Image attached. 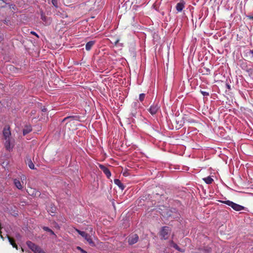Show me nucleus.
I'll use <instances>...</instances> for the list:
<instances>
[{
    "mask_svg": "<svg viewBox=\"0 0 253 253\" xmlns=\"http://www.w3.org/2000/svg\"><path fill=\"white\" fill-rule=\"evenodd\" d=\"M169 244H170V246L173 247V245L175 244V243H174L172 240H171L169 241Z\"/></svg>",
    "mask_w": 253,
    "mask_h": 253,
    "instance_id": "c85d7f7f",
    "label": "nucleus"
},
{
    "mask_svg": "<svg viewBox=\"0 0 253 253\" xmlns=\"http://www.w3.org/2000/svg\"><path fill=\"white\" fill-rule=\"evenodd\" d=\"M52 4L54 5V6L56 8L58 7V0H51Z\"/></svg>",
    "mask_w": 253,
    "mask_h": 253,
    "instance_id": "4be33fe9",
    "label": "nucleus"
},
{
    "mask_svg": "<svg viewBox=\"0 0 253 253\" xmlns=\"http://www.w3.org/2000/svg\"><path fill=\"white\" fill-rule=\"evenodd\" d=\"M145 97V94L144 93L140 94L139 96V100H140V101L142 102L144 100Z\"/></svg>",
    "mask_w": 253,
    "mask_h": 253,
    "instance_id": "412c9836",
    "label": "nucleus"
},
{
    "mask_svg": "<svg viewBox=\"0 0 253 253\" xmlns=\"http://www.w3.org/2000/svg\"><path fill=\"white\" fill-rule=\"evenodd\" d=\"M77 249L78 250L80 251L82 253H87L85 251H84V250L82 249L80 247H77Z\"/></svg>",
    "mask_w": 253,
    "mask_h": 253,
    "instance_id": "a878e982",
    "label": "nucleus"
},
{
    "mask_svg": "<svg viewBox=\"0 0 253 253\" xmlns=\"http://www.w3.org/2000/svg\"><path fill=\"white\" fill-rule=\"evenodd\" d=\"M99 167L106 175L107 177L108 178H110L111 175L110 170L106 167L101 164L99 165Z\"/></svg>",
    "mask_w": 253,
    "mask_h": 253,
    "instance_id": "0eeeda50",
    "label": "nucleus"
},
{
    "mask_svg": "<svg viewBox=\"0 0 253 253\" xmlns=\"http://www.w3.org/2000/svg\"><path fill=\"white\" fill-rule=\"evenodd\" d=\"M251 53L253 55V49L251 51Z\"/></svg>",
    "mask_w": 253,
    "mask_h": 253,
    "instance_id": "f704fd0d",
    "label": "nucleus"
},
{
    "mask_svg": "<svg viewBox=\"0 0 253 253\" xmlns=\"http://www.w3.org/2000/svg\"><path fill=\"white\" fill-rule=\"evenodd\" d=\"M46 111H47V109H46V108H45V106H43V107L42 108V112H45Z\"/></svg>",
    "mask_w": 253,
    "mask_h": 253,
    "instance_id": "bb28decb",
    "label": "nucleus"
},
{
    "mask_svg": "<svg viewBox=\"0 0 253 253\" xmlns=\"http://www.w3.org/2000/svg\"><path fill=\"white\" fill-rule=\"evenodd\" d=\"M171 232L170 228L168 226H164L162 227L159 235L161 239L167 240L168 239Z\"/></svg>",
    "mask_w": 253,
    "mask_h": 253,
    "instance_id": "f257e3e1",
    "label": "nucleus"
},
{
    "mask_svg": "<svg viewBox=\"0 0 253 253\" xmlns=\"http://www.w3.org/2000/svg\"><path fill=\"white\" fill-rule=\"evenodd\" d=\"M4 146L7 150L10 151L13 148V145L11 143V139H5Z\"/></svg>",
    "mask_w": 253,
    "mask_h": 253,
    "instance_id": "9d476101",
    "label": "nucleus"
},
{
    "mask_svg": "<svg viewBox=\"0 0 253 253\" xmlns=\"http://www.w3.org/2000/svg\"><path fill=\"white\" fill-rule=\"evenodd\" d=\"M250 19H253V16L251 17H250Z\"/></svg>",
    "mask_w": 253,
    "mask_h": 253,
    "instance_id": "e433bc0d",
    "label": "nucleus"
},
{
    "mask_svg": "<svg viewBox=\"0 0 253 253\" xmlns=\"http://www.w3.org/2000/svg\"><path fill=\"white\" fill-rule=\"evenodd\" d=\"M7 238L10 244L12 246V247L15 248L16 250H18V246L15 243L14 240L9 236H7Z\"/></svg>",
    "mask_w": 253,
    "mask_h": 253,
    "instance_id": "4468645a",
    "label": "nucleus"
},
{
    "mask_svg": "<svg viewBox=\"0 0 253 253\" xmlns=\"http://www.w3.org/2000/svg\"><path fill=\"white\" fill-rule=\"evenodd\" d=\"M94 44H95V42L93 41H91L87 42L85 45L86 50L87 51L90 50Z\"/></svg>",
    "mask_w": 253,
    "mask_h": 253,
    "instance_id": "ddd939ff",
    "label": "nucleus"
},
{
    "mask_svg": "<svg viewBox=\"0 0 253 253\" xmlns=\"http://www.w3.org/2000/svg\"><path fill=\"white\" fill-rule=\"evenodd\" d=\"M76 231L81 235L83 237H84L86 241L89 243V244L91 246H94L95 244L93 242L91 237L88 234L84 231H80L77 229H76Z\"/></svg>",
    "mask_w": 253,
    "mask_h": 253,
    "instance_id": "7ed1b4c3",
    "label": "nucleus"
},
{
    "mask_svg": "<svg viewBox=\"0 0 253 253\" xmlns=\"http://www.w3.org/2000/svg\"><path fill=\"white\" fill-rule=\"evenodd\" d=\"M138 239L139 237L137 234L130 235L128 237V243L129 245H133L138 242Z\"/></svg>",
    "mask_w": 253,
    "mask_h": 253,
    "instance_id": "39448f33",
    "label": "nucleus"
},
{
    "mask_svg": "<svg viewBox=\"0 0 253 253\" xmlns=\"http://www.w3.org/2000/svg\"><path fill=\"white\" fill-rule=\"evenodd\" d=\"M0 1H2V3H5V4H7V3H5V2L4 0H0Z\"/></svg>",
    "mask_w": 253,
    "mask_h": 253,
    "instance_id": "72a5a7b5",
    "label": "nucleus"
},
{
    "mask_svg": "<svg viewBox=\"0 0 253 253\" xmlns=\"http://www.w3.org/2000/svg\"><path fill=\"white\" fill-rule=\"evenodd\" d=\"M119 41H120V40H119V39H117V40L115 42V45H117L118 43H119Z\"/></svg>",
    "mask_w": 253,
    "mask_h": 253,
    "instance_id": "2f4dec72",
    "label": "nucleus"
},
{
    "mask_svg": "<svg viewBox=\"0 0 253 253\" xmlns=\"http://www.w3.org/2000/svg\"><path fill=\"white\" fill-rule=\"evenodd\" d=\"M199 250H203L205 253H210L211 252V249L210 248H209V249H204L203 250L199 249Z\"/></svg>",
    "mask_w": 253,
    "mask_h": 253,
    "instance_id": "b1692460",
    "label": "nucleus"
},
{
    "mask_svg": "<svg viewBox=\"0 0 253 253\" xmlns=\"http://www.w3.org/2000/svg\"><path fill=\"white\" fill-rule=\"evenodd\" d=\"M114 181V183L117 185L122 190H123L125 189V186L119 179H115Z\"/></svg>",
    "mask_w": 253,
    "mask_h": 253,
    "instance_id": "f8f14e48",
    "label": "nucleus"
},
{
    "mask_svg": "<svg viewBox=\"0 0 253 253\" xmlns=\"http://www.w3.org/2000/svg\"><path fill=\"white\" fill-rule=\"evenodd\" d=\"M200 92L202 94V95L204 96H208L209 95V93L208 92L202 91V90H201Z\"/></svg>",
    "mask_w": 253,
    "mask_h": 253,
    "instance_id": "393cba45",
    "label": "nucleus"
},
{
    "mask_svg": "<svg viewBox=\"0 0 253 253\" xmlns=\"http://www.w3.org/2000/svg\"><path fill=\"white\" fill-rule=\"evenodd\" d=\"M185 2L184 0H181L179 2L177 3L176 5V9L177 12H181L185 7Z\"/></svg>",
    "mask_w": 253,
    "mask_h": 253,
    "instance_id": "1a4fd4ad",
    "label": "nucleus"
},
{
    "mask_svg": "<svg viewBox=\"0 0 253 253\" xmlns=\"http://www.w3.org/2000/svg\"><path fill=\"white\" fill-rule=\"evenodd\" d=\"M198 253V252H195V253Z\"/></svg>",
    "mask_w": 253,
    "mask_h": 253,
    "instance_id": "4c0bfd02",
    "label": "nucleus"
},
{
    "mask_svg": "<svg viewBox=\"0 0 253 253\" xmlns=\"http://www.w3.org/2000/svg\"><path fill=\"white\" fill-rule=\"evenodd\" d=\"M26 244L31 250L35 253L38 252L39 250V247L31 241H27Z\"/></svg>",
    "mask_w": 253,
    "mask_h": 253,
    "instance_id": "6e6552de",
    "label": "nucleus"
},
{
    "mask_svg": "<svg viewBox=\"0 0 253 253\" xmlns=\"http://www.w3.org/2000/svg\"><path fill=\"white\" fill-rule=\"evenodd\" d=\"M31 34H32V35H33L36 36V37H39V36H38V34H37L36 32H34V31H31Z\"/></svg>",
    "mask_w": 253,
    "mask_h": 253,
    "instance_id": "cd10ccee",
    "label": "nucleus"
},
{
    "mask_svg": "<svg viewBox=\"0 0 253 253\" xmlns=\"http://www.w3.org/2000/svg\"><path fill=\"white\" fill-rule=\"evenodd\" d=\"M227 87H228V88H230V86H229V85L227 84Z\"/></svg>",
    "mask_w": 253,
    "mask_h": 253,
    "instance_id": "c9c22d12",
    "label": "nucleus"
},
{
    "mask_svg": "<svg viewBox=\"0 0 253 253\" xmlns=\"http://www.w3.org/2000/svg\"><path fill=\"white\" fill-rule=\"evenodd\" d=\"M203 180L207 184H211L213 181V179L210 176L204 178Z\"/></svg>",
    "mask_w": 253,
    "mask_h": 253,
    "instance_id": "dca6fc26",
    "label": "nucleus"
},
{
    "mask_svg": "<svg viewBox=\"0 0 253 253\" xmlns=\"http://www.w3.org/2000/svg\"><path fill=\"white\" fill-rule=\"evenodd\" d=\"M10 128L9 126H6L4 127L2 133L4 140L11 139Z\"/></svg>",
    "mask_w": 253,
    "mask_h": 253,
    "instance_id": "20e7f679",
    "label": "nucleus"
},
{
    "mask_svg": "<svg viewBox=\"0 0 253 253\" xmlns=\"http://www.w3.org/2000/svg\"><path fill=\"white\" fill-rule=\"evenodd\" d=\"M222 203L225 204L230 207L236 211H240L244 209V207L242 206L236 204L229 200L220 201Z\"/></svg>",
    "mask_w": 253,
    "mask_h": 253,
    "instance_id": "f03ea898",
    "label": "nucleus"
},
{
    "mask_svg": "<svg viewBox=\"0 0 253 253\" xmlns=\"http://www.w3.org/2000/svg\"><path fill=\"white\" fill-rule=\"evenodd\" d=\"M55 207L54 206H51V209L50 210H48V212H51V213H54L55 212Z\"/></svg>",
    "mask_w": 253,
    "mask_h": 253,
    "instance_id": "5701e85b",
    "label": "nucleus"
},
{
    "mask_svg": "<svg viewBox=\"0 0 253 253\" xmlns=\"http://www.w3.org/2000/svg\"><path fill=\"white\" fill-rule=\"evenodd\" d=\"M173 248H174L175 250L181 253H184L185 252V250L184 249L179 248L176 244L173 245Z\"/></svg>",
    "mask_w": 253,
    "mask_h": 253,
    "instance_id": "a211bd4d",
    "label": "nucleus"
},
{
    "mask_svg": "<svg viewBox=\"0 0 253 253\" xmlns=\"http://www.w3.org/2000/svg\"><path fill=\"white\" fill-rule=\"evenodd\" d=\"M14 183L15 186L18 189H22L23 188V186L21 183V182L19 180L17 179H14Z\"/></svg>",
    "mask_w": 253,
    "mask_h": 253,
    "instance_id": "2eb2a0df",
    "label": "nucleus"
},
{
    "mask_svg": "<svg viewBox=\"0 0 253 253\" xmlns=\"http://www.w3.org/2000/svg\"><path fill=\"white\" fill-rule=\"evenodd\" d=\"M32 130V126L31 125L25 126L23 130V134L24 135L27 134Z\"/></svg>",
    "mask_w": 253,
    "mask_h": 253,
    "instance_id": "9b49d317",
    "label": "nucleus"
},
{
    "mask_svg": "<svg viewBox=\"0 0 253 253\" xmlns=\"http://www.w3.org/2000/svg\"><path fill=\"white\" fill-rule=\"evenodd\" d=\"M36 253H45L44 252L42 251L40 248H39V250L38 251V252H36Z\"/></svg>",
    "mask_w": 253,
    "mask_h": 253,
    "instance_id": "c756f323",
    "label": "nucleus"
},
{
    "mask_svg": "<svg viewBox=\"0 0 253 253\" xmlns=\"http://www.w3.org/2000/svg\"><path fill=\"white\" fill-rule=\"evenodd\" d=\"M28 165L29 167L31 169H35V166H34V164L33 163V162H32V161L31 160H29L28 161Z\"/></svg>",
    "mask_w": 253,
    "mask_h": 253,
    "instance_id": "aec40b11",
    "label": "nucleus"
},
{
    "mask_svg": "<svg viewBox=\"0 0 253 253\" xmlns=\"http://www.w3.org/2000/svg\"><path fill=\"white\" fill-rule=\"evenodd\" d=\"M42 229L44 231L49 232L52 235H55L54 232L48 227L44 226L42 227Z\"/></svg>",
    "mask_w": 253,
    "mask_h": 253,
    "instance_id": "6ab92c4d",
    "label": "nucleus"
},
{
    "mask_svg": "<svg viewBox=\"0 0 253 253\" xmlns=\"http://www.w3.org/2000/svg\"><path fill=\"white\" fill-rule=\"evenodd\" d=\"M42 19L43 21H45V17L44 16H43L42 14Z\"/></svg>",
    "mask_w": 253,
    "mask_h": 253,
    "instance_id": "7c9ffc66",
    "label": "nucleus"
},
{
    "mask_svg": "<svg viewBox=\"0 0 253 253\" xmlns=\"http://www.w3.org/2000/svg\"><path fill=\"white\" fill-rule=\"evenodd\" d=\"M2 40V37L1 35H0V42H1Z\"/></svg>",
    "mask_w": 253,
    "mask_h": 253,
    "instance_id": "473e14b6",
    "label": "nucleus"
},
{
    "mask_svg": "<svg viewBox=\"0 0 253 253\" xmlns=\"http://www.w3.org/2000/svg\"><path fill=\"white\" fill-rule=\"evenodd\" d=\"M160 109V106L157 104H153L149 108L148 111L152 115H155Z\"/></svg>",
    "mask_w": 253,
    "mask_h": 253,
    "instance_id": "423d86ee",
    "label": "nucleus"
},
{
    "mask_svg": "<svg viewBox=\"0 0 253 253\" xmlns=\"http://www.w3.org/2000/svg\"><path fill=\"white\" fill-rule=\"evenodd\" d=\"M78 119H79V117L77 116H68V117L65 118L63 120L62 122H64L68 119H71L72 120H78Z\"/></svg>",
    "mask_w": 253,
    "mask_h": 253,
    "instance_id": "f3484780",
    "label": "nucleus"
}]
</instances>
